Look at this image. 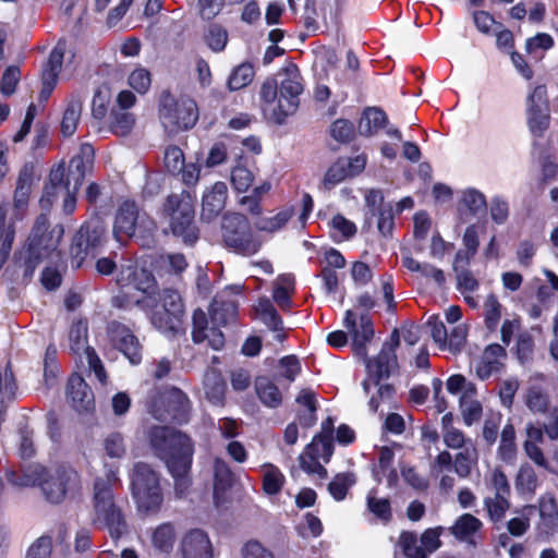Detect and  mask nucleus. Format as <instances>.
Segmentation results:
<instances>
[{
  "label": "nucleus",
  "mask_w": 558,
  "mask_h": 558,
  "mask_svg": "<svg viewBox=\"0 0 558 558\" xmlns=\"http://www.w3.org/2000/svg\"><path fill=\"white\" fill-rule=\"evenodd\" d=\"M255 391L260 402L267 408H278L282 402V395L278 386L267 376H258L254 383Z\"/></svg>",
  "instance_id": "32"
},
{
  "label": "nucleus",
  "mask_w": 558,
  "mask_h": 558,
  "mask_svg": "<svg viewBox=\"0 0 558 558\" xmlns=\"http://www.w3.org/2000/svg\"><path fill=\"white\" fill-rule=\"evenodd\" d=\"M279 81L267 80L260 88L264 111L278 124L293 114L300 105L303 93L302 76L295 65L283 69L278 74Z\"/></svg>",
  "instance_id": "3"
},
{
  "label": "nucleus",
  "mask_w": 558,
  "mask_h": 558,
  "mask_svg": "<svg viewBox=\"0 0 558 558\" xmlns=\"http://www.w3.org/2000/svg\"><path fill=\"white\" fill-rule=\"evenodd\" d=\"M400 345L399 331L395 329L388 341H386L378 355L372 360H367L366 369L368 377L362 384L366 393L369 392L371 385L377 387V397L372 396L368 407L372 412H376L380 402L392 399L395 388L389 384H380L381 380L388 379L398 371V359L396 351Z\"/></svg>",
  "instance_id": "4"
},
{
  "label": "nucleus",
  "mask_w": 558,
  "mask_h": 558,
  "mask_svg": "<svg viewBox=\"0 0 558 558\" xmlns=\"http://www.w3.org/2000/svg\"><path fill=\"white\" fill-rule=\"evenodd\" d=\"M541 381H530L525 392V404L529 410L535 414L543 415L533 425H542L546 436L553 440H558V407L551 405L549 396L544 384Z\"/></svg>",
  "instance_id": "9"
},
{
  "label": "nucleus",
  "mask_w": 558,
  "mask_h": 558,
  "mask_svg": "<svg viewBox=\"0 0 558 558\" xmlns=\"http://www.w3.org/2000/svg\"><path fill=\"white\" fill-rule=\"evenodd\" d=\"M487 209L485 195L475 187H468L460 191V199L458 202V211L461 216L478 217L484 215Z\"/></svg>",
  "instance_id": "27"
},
{
  "label": "nucleus",
  "mask_w": 558,
  "mask_h": 558,
  "mask_svg": "<svg viewBox=\"0 0 558 558\" xmlns=\"http://www.w3.org/2000/svg\"><path fill=\"white\" fill-rule=\"evenodd\" d=\"M107 335L111 344L121 351L133 365L140 364L142 361L141 344L125 325L118 322L109 323Z\"/></svg>",
  "instance_id": "18"
},
{
  "label": "nucleus",
  "mask_w": 558,
  "mask_h": 558,
  "mask_svg": "<svg viewBox=\"0 0 558 558\" xmlns=\"http://www.w3.org/2000/svg\"><path fill=\"white\" fill-rule=\"evenodd\" d=\"M135 124V117L133 113L121 110L112 109L109 114V125L116 135L124 136L131 132Z\"/></svg>",
  "instance_id": "47"
},
{
  "label": "nucleus",
  "mask_w": 558,
  "mask_h": 558,
  "mask_svg": "<svg viewBox=\"0 0 558 558\" xmlns=\"http://www.w3.org/2000/svg\"><path fill=\"white\" fill-rule=\"evenodd\" d=\"M343 325L352 337V344L357 355L364 357L367 363L366 344L374 337V328L371 317L367 314H361L359 320L353 311L348 310L343 319Z\"/></svg>",
  "instance_id": "17"
},
{
  "label": "nucleus",
  "mask_w": 558,
  "mask_h": 558,
  "mask_svg": "<svg viewBox=\"0 0 558 558\" xmlns=\"http://www.w3.org/2000/svg\"><path fill=\"white\" fill-rule=\"evenodd\" d=\"M183 558H213V545L208 535L201 529L186 532L180 543Z\"/></svg>",
  "instance_id": "22"
},
{
  "label": "nucleus",
  "mask_w": 558,
  "mask_h": 558,
  "mask_svg": "<svg viewBox=\"0 0 558 558\" xmlns=\"http://www.w3.org/2000/svg\"><path fill=\"white\" fill-rule=\"evenodd\" d=\"M134 303L143 311L151 310L150 322L160 332L170 336L179 331L182 317H178V322L169 326L170 324H168V322H170V318H172V313L163 311L161 307H159L156 296L151 293L135 299Z\"/></svg>",
  "instance_id": "19"
},
{
  "label": "nucleus",
  "mask_w": 558,
  "mask_h": 558,
  "mask_svg": "<svg viewBox=\"0 0 558 558\" xmlns=\"http://www.w3.org/2000/svg\"><path fill=\"white\" fill-rule=\"evenodd\" d=\"M78 190L80 187L64 182V166L58 165L49 173V181L45 185L40 205L43 208L49 209L59 197H63L62 210L65 215H71L76 208Z\"/></svg>",
  "instance_id": "14"
},
{
  "label": "nucleus",
  "mask_w": 558,
  "mask_h": 558,
  "mask_svg": "<svg viewBox=\"0 0 558 558\" xmlns=\"http://www.w3.org/2000/svg\"><path fill=\"white\" fill-rule=\"evenodd\" d=\"M192 319V338L195 343H202L207 340L214 350L222 349L225 344L223 335L215 325L210 328L208 327V319L203 310H195Z\"/></svg>",
  "instance_id": "23"
},
{
  "label": "nucleus",
  "mask_w": 558,
  "mask_h": 558,
  "mask_svg": "<svg viewBox=\"0 0 558 558\" xmlns=\"http://www.w3.org/2000/svg\"><path fill=\"white\" fill-rule=\"evenodd\" d=\"M69 342L71 351L81 359L84 357L89 371L94 373L100 384L105 385L107 374L96 351L87 345V323L85 320L80 319L71 325Z\"/></svg>",
  "instance_id": "15"
},
{
  "label": "nucleus",
  "mask_w": 558,
  "mask_h": 558,
  "mask_svg": "<svg viewBox=\"0 0 558 558\" xmlns=\"http://www.w3.org/2000/svg\"><path fill=\"white\" fill-rule=\"evenodd\" d=\"M64 49L60 45L54 47L49 54L48 61L43 69L41 84L56 87L59 72L62 65Z\"/></svg>",
  "instance_id": "40"
},
{
  "label": "nucleus",
  "mask_w": 558,
  "mask_h": 558,
  "mask_svg": "<svg viewBox=\"0 0 558 558\" xmlns=\"http://www.w3.org/2000/svg\"><path fill=\"white\" fill-rule=\"evenodd\" d=\"M95 151L90 144H82L77 155L71 158L68 171L64 170V182L81 187L84 178L94 165Z\"/></svg>",
  "instance_id": "21"
},
{
  "label": "nucleus",
  "mask_w": 558,
  "mask_h": 558,
  "mask_svg": "<svg viewBox=\"0 0 558 558\" xmlns=\"http://www.w3.org/2000/svg\"><path fill=\"white\" fill-rule=\"evenodd\" d=\"M222 238L229 248L242 255H253L262 245L253 235L247 219L241 214H229L223 217Z\"/></svg>",
  "instance_id": "10"
},
{
  "label": "nucleus",
  "mask_w": 558,
  "mask_h": 558,
  "mask_svg": "<svg viewBox=\"0 0 558 558\" xmlns=\"http://www.w3.org/2000/svg\"><path fill=\"white\" fill-rule=\"evenodd\" d=\"M292 215V210L287 209L272 217H259L254 222V227L259 231L274 233L279 231L290 220Z\"/></svg>",
  "instance_id": "53"
},
{
  "label": "nucleus",
  "mask_w": 558,
  "mask_h": 558,
  "mask_svg": "<svg viewBox=\"0 0 558 558\" xmlns=\"http://www.w3.org/2000/svg\"><path fill=\"white\" fill-rule=\"evenodd\" d=\"M210 320L219 329L233 322L236 317L238 305L233 300H223L222 298H215L209 307Z\"/></svg>",
  "instance_id": "30"
},
{
  "label": "nucleus",
  "mask_w": 558,
  "mask_h": 558,
  "mask_svg": "<svg viewBox=\"0 0 558 558\" xmlns=\"http://www.w3.org/2000/svg\"><path fill=\"white\" fill-rule=\"evenodd\" d=\"M68 396L77 411H87L93 402V393L85 380L72 375L68 383Z\"/></svg>",
  "instance_id": "28"
},
{
  "label": "nucleus",
  "mask_w": 558,
  "mask_h": 558,
  "mask_svg": "<svg viewBox=\"0 0 558 558\" xmlns=\"http://www.w3.org/2000/svg\"><path fill=\"white\" fill-rule=\"evenodd\" d=\"M147 439L155 456L166 463L172 475L177 496L182 497L191 485L194 454L191 438L173 427L155 425L148 428Z\"/></svg>",
  "instance_id": "1"
},
{
  "label": "nucleus",
  "mask_w": 558,
  "mask_h": 558,
  "mask_svg": "<svg viewBox=\"0 0 558 558\" xmlns=\"http://www.w3.org/2000/svg\"><path fill=\"white\" fill-rule=\"evenodd\" d=\"M49 227L47 215H39L33 226L26 250L21 252L15 260L26 280L33 277L37 266L57 250L61 241L63 227L61 225H57L52 229Z\"/></svg>",
  "instance_id": "5"
},
{
  "label": "nucleus",
  "mask_w": 558,
  "mask_h": 558,
  "mask_svg": "<svg viewBox=\"0 0 558 558\" xmlns=\"http://www.w3.org/2000/svg\"><path fill=\"white\" fill-rule=\"evenodd\" d=\"M159 119L168 132L193 128L198 119L196 102L192 99H175L165 90L159 99Z\"/></svg>",
  "instance_id": "7"
},
{
  "label": "nucleus",
  "mask_w": 558,
  "mask_h": 558,
  "mask_svg": "<svg viewBox=\"0 0 558 558\" xmlns=\"http://www.w3.org/2000/svg\"><path fill=\"white\" fill-rule=\"evenodd\" d=\"M469 391L471 390L469 389ZM460 410L466 426H472L481 420L483 409L481 402L475 398V392H466L465 396L460 397Z\"/></svg>",
  "instance_id": "42"
},
{
  "label": "nucleus",
  "mask_w": 558,
  "mask_h": 558,
  "mask_svg": "<svg viewBox=\"0 0 558 558\" xmlns=\"http://www.w3.org/2000/svg\"><path fill=\"white\" fill-rule=\"evenodd\" d=\"M5 209L0 206V268L7 263L11 250L12 243L15 236L14 220L10 218V222L5 225Z\"/></svg>",
  "instance_id": "38"
},
{
  "label": "nucleus",
  "mask_w": 558,
  "mask_h": 558,
  "mask_svg": "<svg viewBox=\"0 0 558 558\" xmlns=\"http://www.w3.org/2000/svg\"><path fill=\"white\" fill-rule=\"evenodd\" d=\"M156 300L157 304H159V307H161L163 311L172 313V318H170L168 324H174L178 322V317L183 316V303L178 291L172 289H163L158 293V299L156 298Z\"/></svg>",
  "instance_id": "41"
},
{
  "label": "nucleus",
  "mask_w": 558,
  "mask_h": 558,
  "mask_svg": "<svg viewBox=\"0 0 558 558\" xmlns=\"http://www.w3.org/2000/svg\"><path fill=\"white\" fill-rule=\"evenodd\" d=\"M233 483V473L229 464L216 458L214 461V494L218 497L220 493H225Z\"/></svg>",
  "instance_id": "43"
},
{
  "label": "nucleus",
  "mask_w": 558,
  "mask_h": 558,
  "mask_svg": "<svg viewBox=\"0 0 558 558\" xmlns=\"http://www.w3.org/2000/svg\"><path fill=\"white\" fill-rule=\"evenodd\" d=\"M148 410L158 421H173L182 424L189 420L190 401L182 390L170 388L157 393Z\"/></svg>",
  "instance_id": "12"
},
{
  "label": "nucleus",
  "mask_w": 558,
  "mask_h": 558,
  "mask_svg": "<svg viewBox=\"0 0 558 558\" xmlns=\"http://www.w3.org/2000/svg\"><path fill=\"white\" fill-rule=\"evenodd\" d=\"M51 554L52 539L50 536L43 535L29 545L25 558H51Z\"/></svg>",
  "instance_id": "61"
},
{
  "label": "nucleus",
  "mask_w": 558,
  "mask_h": 558,
  "mask_svg": "<svg viewBox=\"0 0 558 558\" xmlns=\"http://www.w3.org/2000/svg\"><path fill=\"white\" fill-rule=\"evenodd\" d=\"M254 77V69L250 63L238 65L229 76L228 87L230 90H239L247 86Z\"/></svg>",
  "instance_id": "54"
},
{
  "label": "nucleus",
  "mask_w": 558,
  "mask_h": 558,
  "mask_svg": "<svg viewBox=\"0 0 558 558\" xmlns=\"http://www.w3.org/2000/svg\"><path fill=\"white\" fill-rule=\"evenodd\" d=\"M399 546L407 558H427L422 546L417 545L416 534L402 532L399 537Z\"/></svg>",
  "instance_id": "57"
},
{
  "label": "nucleus",
  "mask_w": 558,
  "mask_h": 558,
  "mask_svg": "<svg viewBox=\"0 0 558 558\" xmlns=\"http://www.w3.org/2000/svg\"><path fill=\"white\" fill-rule=\"evenodd\" d=\"M83 108V97L81 94H72L68 100L66 108L61 121V132L64 136L74 134Z\"/></svg>",
  "instance_id": "34"
},
{
  "label": "nucleus",
  "mask_w": 558,
  "mask_h": 558,
  "mask_svg": "<svg viewBox=\"0 0 558 558\" xmlns=\"http://www.w3.org/2000/svg\"><path fill=\"white\" fill-rule=\"evenodd\" d=\"M459 450L453 458V471L459 477L466 478L472 468L477 464L478 452L474 442H469L466 447Z\"/></svg>",
  "instance_id": "36"
},
{
  "label": "nucleus",
  "mask_w": 558,
  "mask_h": 558,
  "mask_svg": "<svg viewBox=\"0 0 558 558\" xmlns=\"http://www.w3.org/2000/svg\"><path fill=\"white\" fill-rule=\"evenodd\" d=\"M501 304L494 294H489L484 303L485 324L489 330H495L501 318Z\"/></svg>",
  "instance_id": "60"
},
{
  "label": "nucleus",
  "mask_w": 558,
  "mask_h": 558,
  "mask_svg": "<svg viewBox=\"0 0 558 558\" xmlns=\"http://www.w3.org/2000/svg\"><path fill=\"white\" fill-rule=\"evenodd\" d=\"M515 432L511 424H507L501 432V438L499 444V456L504 461H510L513 459L515 453Z\"/></svg>",
  "instance_id": "58"
},
{
  "label": "nucleus",
  "mask_w": 558,
  "mask_h": 558,
  "mask_svg": "<svg viewBox=\"0 0 558 558\" xmlns=\"http://www.w3.org/2000/svg\"><path fill=\"white\" fill-rule=\"evenodd\" d=\"M534 506H526L523 508L519 517L512 518L508 521V531L513 536L523 535L530 526V517L534 513Z\"/></svg>",
  "instance_id": "59"
},
{
  "label": "nucleus",
  "mask_w": 558,
  "mask_h": 558,
  "mask_svg": "<svg viewBox=\"0 0 558 558\" xmlns=\"http://www.w3.org/2000/svg\"><path fill=\"white\" fill-rule=\"evenodd\" d=\"M174 529L170 523H163L157 526L151 534V544L154 548L162 554H169L174 544Z\"/></svg>",
  "instance_id": "46"
},
{
  "label": "nucleus",
  "mask_w": 558,
  "mask_h": 558,
  "mask_svg": "<svg viewBox=\"0 0 558 558\" xmlns=\"http://www.w3.org/2000/svg\"><path fill=\"white\" fill-rule=\"evenodd\" d=\"M482 526V522L470 513L462 514L452 526V534L459 539H468Z\"/></svg>",
  "instance_id": "51"
},
{
  "label": "nucleus",
  "mask_w": 558,
  "mask_h": 558,
  "mask_svg": "<svg viewBox=\"0 0 558 558\" xmlns=\"http://www.w3.org/2000/svg\"><path fill=\"white\" fill-rule=\"evenodd\" d=\"M388 122L387 114L379 108L368 107L363 111L359 124L360 134L372 136L376 134Z\"/></svg>",
  "instance_id": "35"
},
{
  "label": "nucleus",
  "mask_w": 558,
  "mask_h": 558,
  "mask_svg": "<svg viewBox=\"0 0 558 558\" xmlns=\"http://www.w3.org/2000/svg\"><path fill=\"white\" fill-rule=\"evenodd\" d=\"M131 494L140 511L156 512L160 509L163 501L160 478L147 463L134 464L131 473Z\"/></svg>",
  "instance_id": "6"
},
{
  "label": "nucleus",
  "mask_w": 558,
  "mask_h": 558,
  "mask_svg": "<svg viewBox=\"0 0 558 558\" xmlns=\"http://www.w3.org/2000/svg\"><path fill=\"white\" fill-rule=\"evenodd\" d=\"M545 429L542 425H533L529 423L526 425V439L523 444L525 454L536 465L544 468L548 472L555 473V470L548 464L543 450L539 448V444L544 442Z\"/></svg>",
  "instance_id": "24"
},
{
  "label": "nucleus",
  "mask_w": 558,
  "mask_h": 558,
  "mask_svg": "<svg viewBox=\"0 0 558 558\" xmlns=\"http://www.w3.org/2000/svg\"><path fill=\"white\" fill-rule=\"evenodd\" d=\"M310 453L328 462L333 453V421L327 417L322 423V432L307 446Z\"/></svg>",
  "instance_id": "26"
},
{
  "label": "nucleus",
  "mask_w": 558,
  "mask_h": 558,
  "mask_svg": "<svg viewBox=\"0 0 558 558\" xmlns=\"http://www.w3.org/2000/svg\"><path fill=\"white\" fill-rule=\"evenodd\" d=\"M538 512L541 527L548 533L558 526V505L551 495H544L539 499Z\"/></svg>",
  "instance_id": "39"
},
{
  "label": "nucleus",
  "mask_w": 558,
  "mask_h": 558,
  "mask_svg": "<svg viewBox=\"0 0 558 558\" xmlns=\"http://www.w3.org/2000/svg\"><path fill=\"white\" fill-rule=\"evenodd\" d=\"M330 135L340 143H349L354 137V125L345 119L336 120L330 126Z\"/></svg>",
  "instance_id": "64"
},
{
  "label": "nucleus",
  "mask_w": 558,
  "mask_h": 558,
  "mask_svg": "<svg viewBox=\"0 0 558 558\" xmlns=\"http://www.w3.org/2000/svg\"><path fill=\"white\" fill-rule=\"evenodd\" d=\"M47 469L39 464H31L21 470V472L9 471L8 481L17 487L40 486Z\"/></svg>",
  "instance_id": "29"
},
{
  "label": "nucleus",
  "mask_w": 558,
  "mask_h": 558,
  "mask_svg": "<svg viewBox=\"0 0 558 558\" xmlns=\"http://www.w3.org/2000/svg\"><path fill=\"white\" fill-rule=\"evenodd\" d=\"M227 195L228 187L226 183L216 182L203 195L202 217L206 220L217 217L225 208Z\"/></svg>",
  "instance_id": "25"
},
{
  "label": "nucleus",
  "mask_w": 558,
  "mask_h": 558,
  "mask_svg": "<svg viewBox=\"0 0 558 558\" xmlns=\"http://www.w3.org/2000/svg\"><path fill=\"white\" fill-rule=\"evenodd\" d=\"M163 211L175 236H181L186 244H193L197 240L193 222L194 210L187 202H183L179 195H170L163 205Z\"/></svg>",
  "instance_id": "13"
},
{
  "label": "nucleus",
  "mask_w": 558,
  "mask_h": 558,
  "mask_svg": "<svg viewBox=\"0 0 558 558\" xmlns=\"http://www.w3.org/2000/svg\"><path fill=\"white\" fill-rule=\"evenodd\" d=\"M102 450L109 459L120 460L126 454V445L121 433L112 432L102 440Z\"/></svg>",
  "instance_id": "48"
},
{
  "label": "nucleus",
  "mask_w": 558,
  "mask_h": 558,
  "mask_svg": "<svg viewBox=\"0 0 558 558\" xmlns=\"http://www.w3.org/2000/svg\"><path fill=\"white\" fill-rule=\"evenodd\" d=\"M78 483L77 473L70 468H57L47 470L40 483V490L45 499L50 504H61L70 489Z\"/></svg>",
  "instance_id": "16"
},
{
  "label": "nucleus",
  "mask_w": 558,
  "mask_h": 558,
  "mask_svg": "<svg viewBox=\"0 0 558 558\" xmlns=\"http://www.w3.org/2000/svg\"><path fill=\"white\" fill-rule=\"evenodd\" d=\"M226 388V381L218 371L210 368L205 373L204 390L210 403L222 405L225 402Z\"/></svg>",
  "instance_id": "33"
},
{
  "label": "nucleus",
  "mask_w": 558,
  "mask_h": 558,
  "mask_svg": "<svg viewBox=\"0 0 558 558\" xmlns=\"http://www.w3.org/2000/svg\"><path fill=\"white\" fill-rule=\"evenodd\" d=\"M263 471V489L267 495H277L284 482L286 477L278 466L271 463L262 465Z\"/></svg>",
  "instance_id": "44"
},
{
  "label": "nucleus",
  "mask_w": 558,
  "mask_h": 558,
  "mask_svg": "<svg viewBox=\"0 0 558 558\" xmlns=\"http://www.w3.org/2000/svg\"><path fill=\"white\" fill-rule=\"evenodd\" d=\"M15 390L16 384L9 365L0 367V415H3L5 404L12 400Z\"/></svg>",
  "instance_id": "49"
},
{
  "label": "nucleus",
  "mask_w": 558,
  "mask_h": 558,
  "mask_svg": "<svg viewBox=\"0 0 558 558\" xmlns=\"http://www.w3.org/2000/svg\"><path fill=\"white\" fill-rule=\"evenodd\" d=\"M355 475L350 472L339 473L328 485V492L337 500L345 498L348 490L355 484Z\"/></svg>",
  "instance_id": "52"
},
{
  "label": "nucleus",
  "mask_w": 558,
  "mask_h": 558,
  "mask_svg": "<svg viewBox=\"0 0 558 558\" xmlns=\"http://www.w3.org/2000/svg\"><path fill=\"white\" fill-rule=\"evenodd\" d=\"M395 453L389 447H381L378 457V469H374V477L381 482V476H386L389 485L397 481V472L392 468Z\"/></svg>",
  "instance_id": "45"
},
{
  "label": "nucleus",
  "mask_w": 558,
  "mask_h": 558,
  "mask_svg": "<svg viewBox=\"0 0 558 558\" xmlns=\"http://www.w3.org/2000/svg\"><path fill=\"white\" fill-rule=\"evenodd\" d=\"M484 506L489 519L493 522H499L504 519L506 511L510 507L508 497L488 495L484 499Z\"/></svg>",
  "instance_id": "55"
},
{
  "label": "nucleus",
  "mask_w": 558,
  "mask_h": 558,
  "mask_svg": "<svg viewBox=\"0 0 558 558\" xmlns=\"http://www.w3.org/2000/svg\"><path fill=\"white\" fill-rule=\"evenodd\" d=\"M488 488L492 490L493 496L509 497L510 495L508 478L506 474L499 469L492 471L488 478Z\"/></svg>",
  "instance_id": "63"
},
{
  "label": "nucleus",
  "mask_w": 558,
  "mask_h": 558,
  "mask_svg": "<svg viewBox=\"0 0 558 558\" xmlns=\"http://www.w3.org/2000/svg\"><path fill=\"white\" fill-rule=\"evenodd\" d=\"M549 109L527 111V123L531 132L541 136L549 125Z\"/></svg>",
  "instance_id": "62"
},
{
  "label": "nucleus",
  "mask_w": 558,
  "mask_h": 558,
  "mask_svg": "<svg viewBox=\"0 0 558 558\" xmlns=\"http://www.w3.org/2000/svg\"><path fill=\"white\" fill-rule=\"evenodd\" d=\"M105 474L97 476L93 486V509L96 524L106 527L111 537L126 533L128 524L121 508L116 504L113 488L120 484L118 463L104 462Z\"/></svg>",
  "instance_id": "2"
},
{
  "label": "nucleus",
  "mask_w": 558,
  "mask_h": 558,
  "mask_svg": "<svg viewBox=\"0 0 558 558\" xmlns=\"http://www.w3.org/2000/svg\"><path fill=\"white\" fill-rule=\"evenodd\" d=\"M538 481L532 465L523 463L517 474L515 487L521 494L533 495L536 490Z\"/></svg>",
  "instance_id": "50"
},
{
  "label": "nucleus",
  "mask_w": 558,
  "mask_h": 558,
  "mask_svg": "<svg viewBox=\"0 0 558 558\" xmlns=\"http://www.w3.org/2000/svg\"><path fill=\"white\" fill-rule=\"evenodd\" d=\"M106 239V226L100 218L85 222L75 233L70 248L71 266L80 268L85 258L102 245Z\"/></svg>",
  "instance_id": "11"
},
{
  "label": "nucleus",
  "mask_w": 558,
  "mask_h": 558,
  "mask_svg": "<svg viewBox=\"0 0 558 558\" xmlns=\"http://www.w3.org/2000/svg\"><path fill=\"white\" fill-rule=\"evenodd\" d=\"M205 41L213 51L221 52L228 43V32L221 25L211 24L206 31Z\"/></svg>",
  "instance_id": "56"
},
{
  "label": "nucleus",
  "mask_w": 558,
  "mask_h": 558,
  "mask_svg": "<svg viewBox=\"0 0 558 558\" xmlns=\"http://www.w3.org/2000/svg\"><path fill=\"white\" fill-rule=\"evenodd\" d=\"M155 221L145 213L140 210L134 202L126 201L119 207L114 223L113 235L117 241L133 236L136 232L142 236H151L156 231Z\"/></svg>",
  "instance_id": "8"
},
{
  "label": "nucleus",
  "mask_w": 558,
  "mask_h": 558,
  "mask_svg": "<svg viewBox=\"0 0 558 558\" xmlns=\"http://www.w3.org/2000/svg\"><path fill=\"white\" fill-rule=\"evenodd\" d=\"M117 283L123 288L140 291L142 295H148L154 288L155 279L149 271L128 263L121 265L117 275Z\"/></svg>",
  "instance_id": "20"
},
{
  "label": "nucleus",
  "mask_w": 558,
  "mask_h": 558,
  "mask_svg": "<svg viewBox=\"0 0 558 558\" xmlns=\"http://www.w3.org/2000/svg\"><path fill=\"white\" fill-rule=\"evenodd\" d=\"M256 313L259 319L272 331L277 332L276 339L283 341L284 335L282 333L283 322L277 313L275 306L267 298L259 299L256 305Z\"/></svg>",
  "instance_id": "31"
},
{
  "label": "nucleus",
  "mask_w": 558,
  "mask_h": 558,
  "mask_svg": "<svg viewBox=\"0 0 558 558\" xmlns=\"http://www.w3.org/2000/svg\"><path fill=\"white\" fill-rule=\"evenodd\" d=\"M32 178L26 171L21 173L14 192V207L11 217L20 221L23 219L31 193Z\"/></svg>",
  "instance_id": "37"
}]
</instances>
